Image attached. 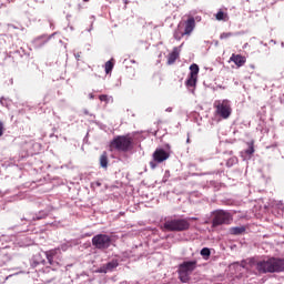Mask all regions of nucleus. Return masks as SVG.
Segmentation results:
<instances>
[{"label": "nucleus", "mask_w": 284, "mask_h": 284, "mask_svg": "<svg viewBox=\"0 0 284 284\" xmlns=\"http://www.w3.org/2000/svg\"><path fill=\"white\" fill-rule=\"evenodd\" d=\"M194 28H196V20L194 19V17H190L184 22V34H186V37H190V34L194 32Z\"/></svg>", "instance_id": "9d476101"}, {"label": "nucleus", "mask_w": 284, "mask_h": 284, "mask_svg": "<svg viewBox=\"0 0 284 284\" xmlns=\"http://www.w3.org/2000/svg\"><path fill=\"white\" fill-rule=\"evenodd\" d=\"M254 152V146L250 145L248 149L245 151L246 154L252 155V153Z\"/></svg>", "instance_id": "a878e982"}, {"label": "nucleus", "mask_w": 284, "mask_h": 284, "mask_svg": "<svg viewBox=\"0 0 284 284\" xmlns=\"http://www.w3.org/2000/svg\"><path fill=\"white\" fill-rule=\"evenodd\" d=\"M200 254H201V256H203L204 261H209L210 256H212V251H210V248H207V247H203L200 251Z\"/></svg>", "instance_id": "f3484780"}, {"label": "nucleus", "mask_w": 284, "mask_h": 284, "mask_svg": "<svg viewBox=\"0 0 284 284\" xmlns=\"http://www.w3.org/2000/svg\"><path fill=\"white\" fill-rule=\"evenodd\" d=\"M229 234L232 236H241V234H245V226H233L229 230Z\"/></svg>", "instance_id": "4468645a"}, {"label": "nucleus", "mask_w": 284, "mask_h": 284, "mask_svg": "<svg viewBox=\"0 0 284 284\" xmlns=\"http://www.w3.org/2000/svg\"><path fill=\"white\" fill-rule=\"evenodd\" d=\"M213 108L215 109V114L220 116V119H227L229 116H232V102L227 99L215 100Z\"/></svg>", "instance_id": "7ed1b4c3"}, {"label": "nucleus", "mask_w": 284, "mask_h": 284, "mask_svg": "<svg viewBox=\"0 0 284 284\" xmlns=\"http://www.w3.org/2000/svg\"><path fill=\"white\" fill-rule=\"evenodd\" d=\"M92 185H97V187H101V182H93Z\"/></svg>", "instance_id": "7c9ffc66"}, {"label": "nucleus", "mask_w": 284, "mask_h": 284, "mask_svg": "<svg viewBox=\"0 0 284 284\" xmlns=\"http://www.w3.org/2000/svg\"><path fill=\"white\" fill-rule=\"evenodd\" d=\"M226 165H229V166H230V161H229V162H226Z\"/></svg>", "instance_id": "37998d69"}, {"label": "nucleus", "mask_w": 284, "mask_h": 284, "mask_svg": "<svg viewBox=\"0 0 284 284\" xmlns=\"http://www.w3.org/2000/svg\"><path fill=\"white\" fill-rule=\"evenodd\" d=\"M116 267H119V260H112L100 268V273L108 274V272H113Z\"/></svg>", "instance_id": "9b49d317"}, {"label": "nucleus", "mask_w": 284, "mask_h": 284, "mask_svg": "<svg viewBox=\"0 0 284 284\" xmlns=\"http://www.w3.org/2000/svg\"><path fill=\"white\" fill-rule=\"evenodd\" d=\"M39 41H41V38L34 40L36 45H39Z\"/></svg>", "instance_id": "473e14b6"}, {"label": "nucleus", "mask_w": 284, "mask_h": 284, "mask_svg": "<svg viewBox=\"0 0 284 284\" xmlns=\"http://www.w3.org/2000/svg\"><path fill=\"white\" fill-rule=\"evenodd\" d=\"M110 148L118 152H130L132 150V139L125 135H118L111 141Z\"/></svg>", "instance_id": "20e7f679"}, {"label": "nucleus", "mask_w": 284, "mask_h": 284, "mask_svg": "<svg viewBox=\"0 0 284 284\" xmlns=\"http://www.w3.org/2000/svg\"><path fill=\"white\" fill-rule=\"evenodd\" d=\"M183 37H187V33H185V31H181V30H175L174 32V39H176V41H181V39H183Z\"/></svg>", "instance_id": "4be33fe9"}, {"label": "nucleus", "mask_w": 284, "mask_h": 284, "mask_svg": "<svg viewBox=\"0 0 284 284\" xmlns=\"http://www.w3.org/2000/svg\"><path fill=\"white\" fill-rule=\"evenodd\" d=\"M280 101H281L282 105H284V95L282 98H280Z\"/></svg>", "instance_id": "c9c22d12"}, {"label": "nucleus", "mask_w": 284, "mask_h": 284, "mask_svg": "<svg viewBox=\"0 0 284 284\" xmlns=\"http://www.w3.org/2000/svg\"><path fill=\"white\" fill-rule=\"evenodd\" d=\"M89 99H94V95L92 93H90Z\"/></svg>", "instance_id": "4c0bfd02"}, {"label": "nucleus", "mask_w": 284, "mask_h": 284, "mask_svg": "<svg viewBox=\"0 0 284 284\" xmlns=\"http://www.w3.org/2000/svg\"><path fill=\"white\" fill-rule=\"evenodd\" d=\"M50 39L44 40L40 45H45Z\"/></svg>", "instance_id": "f704fd0d"}, {"label": "nucleus", "mask_w": 284, "mask_h": 284, "mask_svg": "<svg viewBox=\"0 0 284 284\" xmlns=\"http://www.w3.org/2000/svg\"><path fill=\"white\" fill-rule=\"evenodd\" d=\"M123 3H124L125 6H128L129 1H128V0H123Z\"/></svg>", "instance_id": "58836bf2"}, {"label": "nucleus", "mask_w": 284, "mask_h": 284, "mask_svg": "<svg viewBox=\"0 0 284 284\" xmlns=\"http://www.w3.org/2000/svg\"><path fill=\"white\" fill-rule=\"evenodd\" d=\"M8 28H13L14 30H17V27L14 24H8Z\"/></svg>", "instance_id": "72a5a7b5"}, {"label": "nucleus", "mask_w": 284, "mask_h": 284, "mask_svg": "<svg viewBox=\"0 0 284 284\" xmlns=\"http://www.w3.org/2000/svg\"><path fill=\"white\" fill-rule=\"evenodd\" d=\"M59 254H61V250L53 248L50 251L44 252V256L52 267H57L59 265Z\"/></svg>", "instance_id": "1a4fd4ad"}, {"label": "nucleus", "mask_w": 284, "mask_h": 284, "mask_svg": "<svg viewBox=\"0 0 284 284\" xmlns=\"http://www.w3.org/2000/svg\"><path fill=\"white\" fill-rule=\"evenodd\" d=\"M170 159V153L163 149H156L153 153V161L150 162L151 170H155L156 163H163Z\"/></svg>", "instance_id": "6e6552de"}, {"label": "nucleus", "mask_w": 284, "mask_h": 284, "mask_svg": "<svg viewBox=\"0 0 284 284\" xmlns=\"http://www.w3.org/2000/svg\"><path fill=\"white\" fill-rule=\"evenodd\" d=\"M165 112H172V106H169Z\"/></svg>", "instance_id": "e433bc0d"}, {"label": "nucleus", "mask_w": 284, "mask_h": 284, "mask_svg": "<svg viewBox=\"0 0 284 284\" xmlns=\"http://www.w3.org/2000/svg\"><path fill=\"white\" fill-rule=\"evenodd\" d=\"M179 59V49H174L172 53L169 54L168 63L172 65Z\"/></svg>", "instance_id": "dca6fc26"}, {"label": "nucleus", "mask_w": 284, "mask_h": 284, "mask_svg": "<svg viewBox=\"0 0 284 284\" xmlns=\"http://www.w3.org/2000/svg\"><path fill=\"white\" fill-rule=\"evenodd\" d=\"M0 136H3V122H0Z\"/></svg>", "instance_id": "c85d7f7f"}, {"label": "nucleus", "mask_w": 284, "mask_h": 284, "mask_svg": "<svg viewBox=\"0 0 284 284\" xmlns=\"http://www.w3.org/2000/svg\"><path fill=\"white\" fill-rule=\"evenodd\" d=\"M38 265H45V258L41 253L33 255L31 258V267H38Z\"/></svg>", "instance_id": "ddd939ff"}, {"label": "nucleus", "mask_w": 284, "mask_h": 284, "mask_svg": "<svg viewBox=\"0 0 284 284\" xmlns=\"http://www.w3.org/2000/svg\"><path fill=\"white\" fill-rule=\"evenodd\" d=\"M263 45L266 48V47H267V43H264Z\"/></svg>", "instance_id": "79ce46f5"}, {"label": "nucleus", "mask_w": 284, "mask_h": 284, "mask_svg": "<svg viewBox=\"0 0 284 284\" xmlns=\"http://www.w3.org/2000/svg\"><path fill=\"white\" fill-rule=\"evenodd\" d=\"M271 43H274V45H276V41L275 40H271Z\"/></svg>", "instance_id": "ea45409f"}, {"label": "nucleus", "mask_w": 284, "mask_h": 284, "mask_svg": "<svg viewBox=\"0 0 284 284\" xmlns=\"http://www.w3.org/2000/svg\"><path fill=\"white\" fill-rule=\"evenodd\" d=\"M6 247H8V245L3 246L2 250H6Z\"/></svg>", "instance_id": "a19ab883"}, {"label": "nucleus", "mask_w": 284, "mask_h": 284, "mask_svg": "<svg viewBox=\"0 0 284 284\" xmlns=\"http://www.w3.org/2000/svg\"><path fill=\"white\" fill-rule=\"evenodd\" d=\"M230 161H234V159H231Z\"/></svg>", "instance_id": "49530a36"}, {"label": "nucleus", "mask_w": 284, "mask_h": 284, "mask_svg": "<svg viewBox=\"0 0 284 284\" xmlns=\"http://www.w3.org/2000/svg\"><path fill=\"white\" fill-rule=\"evenodd\" d=\"M230 223H232V214L221 210L215 212L212 220V227H219V225H230Z\"/></svg>", "instance_id": "423d86ee"}, {"label": "nucleus", "mask_w": 284, "mask_h": 284, "mask_svg": "<svg viewBox=\"0 0 284 284\" xmlns=\"http://www.w3.org/2000/svg\"><path fill=\"white\" fill-rule=\"evenodd\" d=\"M163 227L168 232H185L190 230V220L189 219L166 220L163 224Z\"/></svg>", "instance_id": "f03ea898"}, {"label": "nucleus", "mask_w": 284, "mask_h": 284, "mask_svg": "<svg viewBox=\"0 0 284 284\" xmlns=\"http://www.w3.org/2000/svg\"><path fill=\"white\" fill-rule=\"evenodd\" d=\"M199 78L194 75H190L189 79L186 80V88H194L196 85V81Z\"/></svg>", "instance_id": "a211bd4d"}, {"label": "nucleus", "mask_w": 284, "mask_h": 284, "mask_svg": "<svg viewBox=\"0 0 284 284\" xmlns=\"http://www.w3.org/2000/svg\"><path fill=\"white\" fill-rule=\"evenodd\" d=\"M50 215V210L45 209L34 214L32 217L33 221H42V219H48Z\"/></svg>", "instance_id": "2eb2a0df"}, {"label": "nucleus", "mask_w": 284, "mask_h": 284, "mask_svg": "<svg viewBox=\"0 0 284 284\" xmlns=\"http://www.w3.org/2000/svg\"><path fill=\"white\" fill-rule=\"evenodd\" d=\"M230 61H232V63H235V65H237V68H243V65H245L247 59L244 55L233 53L230 58Z\"/></svg>", "instance_id": "f8f14e48"}, {"label": "nucleus", "mask_w": 284, "mask_h": 284, "mask_svg": "<svg viewBox=\"0 0 284 284\" xmlns=\"http://www.w3.org/2000/svg\"><path fill=\"white\" fill-rule=\"evenodd\" d=\"M282 48H284V42H282Z\"/></svg>", "instance_id": "c03bdc74"}, {"label": "nucleus", "mask_w": 284, "mask_h": 284, "mask_svg": "<svg viewBox=\"0 0 284 284\" xmlns=\"http://www.w3.org/2000/svg\"><path fill=\"white\" fill-rule=\"evenodd\" d=\"M99 99H100V101L108 102V95H105V94L100 95Z\"/></svg>", "instance_id": "cd10ccee"}, {"label": "nucleus", "mask_w": 284, "mask_h": 284, "mask_svg": "<svg viewBox=\"0 0 284 284\" xmlns=\"http://www.w3.org/2000/svg\"><path fill=\"white\" fill-rule=\"evenodd\" d=\"M84 2H88V1H90V0H83Z\"/></svg>", "instance_id": "a18cd8bd"}, {"label": "nucleus", "mask_w": 284, "mask_h": 284, "mask_svg": "<svg viewBox=\"0 0 284 284\" xmlns=\"http://www.w3.org/2000/svg\"><path fill=\"white\" fill-rule=\"evenodd\" d=\"M215 19L217 21H227V13L223 12V11H219L216 14H215Z\"/></svg>", "instance_id": "412c9836"}, {"label": "nucleus", "mask_w": 284, "mask_h": 284, "mask_svg": "<svg viewBox=\"0 0 284 284\" xmlns=\"http://www.w3.org/2000/svg\"><path fill=\"white\" fill-rule=\"evenodd\" d=\"M1 105H4V108H10V101L6 98L0 99Z\"/></svg>", "instance_id": "393cba45"}, {"label": "nucleus", "mask_w": 284, "mask_h": 284, "mask_svg": "<svg viewBox=\"0 0 284 284\" xmlns=\"http://www.w3.org/2000/svg\"><path fill=\"white\" fill-rule=\"evenodd\" d=\"M240 265H241L243 268H245L246 262H245V261H242V262L240 263Z\"/></svg>", "instance_id": "2f4dec72"}, {"label": "nucleus", "mask_w": 284, "mask_h": 284, "mask_svg": "<svg viewBox=\"0 0 284 284\" xmlns=\"http://www.w3.org/2000/svg\"><path fill=\"white\" fill-rule=\"evenodd\" d=\"M255 268L260 274H276L284 272V258L267 257L266 260L258 261Z\"/></svg>", "instance_id": "f257e3e1"}, {"label": "nucleus", "mask_w": 284, "mask_h": 284, "mask_svg": "<svg viewBox=\"0 0 284 284\" xmlns=\"http://www.w3.org/2000/svg\"><path fill=\"white\" fill-rule=\"evenodd\" d=\"M196 260L186 261L179 266V276L182 283H187L190 281V274L196 270Z\"/></svg>", "instance_id": "39448f33"}, {"label": "nucleus", "mask_w": 284, "mask_h": 284, "mask_svg": "<svg viewBox=\"0 0 284 284\" xmlns=\"http://www.w3.org/2000/svg\"><path fill=\"white\" fill-rule=\"evenodd\" d=\"M92 245L95 250H108L112 245V237L106 234H98L92 237Z\"/></svg>", "instance_id": "0eeeda50"}, {"label": "nucleus", "mask_w": 284, "mask_h": 284, "mask_svg": "<svg viewBox=\"0 0 284 284\" xmlns=\"http://www.w3.org/2000/svg\"><path fill=\"white\" fill-rule=\"evenodd\" d=\"M3 241L8 242V241H10V237H8V236H6V235H2V236L0 237V243H3Z\"/></svg>", "instance_id": "bb28decb"}, {"label": "nucleus", "mask_w": 284, "mask_h": 284, "mask_svg": "<svg viewBox=\"0 0 284 284\" xmlns=\"http://www.w3.org/2000/svg\"><path fill=\"white\" fill-rule=\"evenodd\" d=\"M105 73L110 74V72L114 69V63H112V60H109L104 64Z\"/></svg>", "instance_id": "5701e85b"}, {"label": "nucleus", "mask_w": 284, "mask_h": 284, "mask_svg": "<svg viewBox=\"0 0 284 284\" xmlns=\"http://www.w3.org/2000/svg\"><path fill=\"white\" fill-rule=\"evenodd\" d=\"M190 77H196L199 78V65L193 63L190 65Z\"/></svg>", "instance_id": "6ab92c4d"}, {"label": "nucleus", "mask_w": 284, "mask_h": 284, "mask_svg": "<svg viewBox=\"0 0 284 284\" xmlns=\"http://www.w3.org/2000/svg\"><path fill=\"white\" fill-rule=\"evenodd\" d=\"M100 165L101 168H108V153L103 152V154L100 156Z\"/></svg>", "instance_id": "aec40b11"}, {"label": "nucleus", "mask_w": 284, "mask_h": 284, "mask_svg": "<svg viewBox=\"0 0 284 284\" xmlns=\"http://www.w3.org/2000/svg\"><path fill=\"white\" fill-rule=\"evenodd\" d=\"M74 58L79 61V59H81V53H74Z\"/></svg>", "instance_id": "c756f323"}, {"label": "nucleus", "mask_w": 284, "mask_h": 284, "mask_svg": "<svg viewBox=\"0 0 284 284\" xmlns=\"http://www.w3.org/2000/svg\"><path fill=\"white\" fill-rule=\"evenodd\" d=\"M230 37H234V33L233 32H223L221 33L220 36V39H230Z\"/></svg>", "instance_id": "b1692460"}]
</instances>
